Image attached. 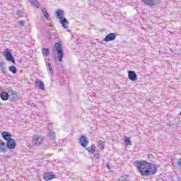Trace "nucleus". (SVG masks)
Listing matches in <instances>:
<instances>
[{"label":"nucleus","instance_id":"1","mask_svg":"<svg viewBox=\"0 0 181 181\" xmlns=\"http://www.w3.org/2000/svg\"><path fill=\"white\" fill-rule=\"evenodd\" d=\"M136 168L140 175L144 177L153 176V175H156V173L158 172V168L156 167V165H152L151 163L146 160L137 162Z\"/></svg>","mask_w":181,"mask_h":181},{"label":"nucleus","instance_id":"2","mask_svg":"<svg viewBox=\"0 0 181 181\" xmlns=\"http://www.w3.org/2000/svg\"><path fill=\"white\" fill-rule=\"evenodd\" d=\"M54 46L57 50V54L58 55V59L60 62H62V60H63V56H64V54L63 53V49L62 48V45H60L59 42H56Z\"/></svg>","mask_w":181,"mask_h":181},{"label":"nucleus","instance_id":"3","mask_svg":"<svg viewBox=\"0 0 181 181\" xmlns=\"http://www.w3.org/2000/svg\"><path fill=\"white\" fill-rule=\"evenodd\" d=\"M43 139H45L42 136L33 135L32 140L33 144L36 146L42 145V144H43Z\"/></svg>","mask_w":181,"mask_h":181},{"label":"nucleus","instance_id":"4","mask_svg":"<svg viewBox=\"0 0 181 181\" xmlns=\"http://www.w3.org/2000/svg\"><path fill=\"white\" fill-rule=\"evenodd\" d=\"M4 56L6 57V59L7 60V62H11V63H15V58H13L12 53H11V52H9V50H8V49L5 50Z\"/></svg>","mask_w":181,"mask_h":181},{"label":"nucleus","instance_id":"5","mask_svg":"<svg viewBox=\"0 0 181 181\" xmlns=\"http://www.w3.org/2000/svg\"><path fill=\"white\" fill-rule=\"evenodd\" d=\"M144 5H147L148 6H155L159 4V1L158 0H141Z\"/></svg>","mask_w":181,"mask_h":181},{"label":"nucleus","instance_id":"6","mask_svg":"<svg viewBox=\"0 0 181 181\" xmlns=\"http://www.w3.org/2000/svg\"><path fill=\"white\" fill-rule=\"evenodd\" d=\"M89 142L90 141H88V139H87L86 136H81L79 139V144L80 145H81V146H83V148H86L87 145H88Z\"/></svg>","mask_w":181,"mask_h":181},{"label":"nucleus","instance_id":"7","mask_svg":"<svg viewBox=\"0 0 181 181\" xmlns=\"http://www.w3.org/2000/svg\"><path fill=\"white\" fill-rule=\"evenodd\" d=\"M115 37H117V33H111L105 36L104 40L105 42H111L112 40H115Z\"/></svg>","mask_w":181,"mask_h":181},{"label":"nucleus","instance_id":"8","mask_svg":"<svg viewBox=\"0 0 181 181\" xmlns=\"http://www.w3.org/2000/svg\"><path fill=\"white\" fill-rule=\"evenodd\" d=\"M6 146L8 149H15L16 148V143L15 142V139H11L7 141Z\"/></svg>","mask_w":181,"mask_h":181},{"label":"nucleus","instance_id":"9","mask_svg":"<svg viewBox=\"0 0 181 181\" xmlns=\"http://www.w3.org/2000/svg\"><path fill=\"white\" fill-rule=\"evenodd\" d=\"M128 77L132 81H136L138 78V75L134 71H129Z\"/></svg>","mask_w":181,"mask_h":181},{"label":"nucleus","instance_id":"10","mask_svg":"<svg viewBox=\"0 0 181 181\" xmlns=\"http://www.w3.org/2000/svg\"><path fill=\"white\" fill-rule=\"evenodd\" d=\"M60 23L62 25V28L64 29H69V20L66 18H62L59 20Z\"/></svg>","mask_w":181,"mask_h":181},{"label":"nucleus","instance_id":"11","mask_svg":"<svg viewBox=\"0 0 181 181\" xmlns=\"http://www.w3.org/2000/svg\"><path fill=\"white\" fill-rule=\"evenodd\" d=\"M56 175H53L52 173H46L44 174V179L45 180H52V179H55Z\"/></svg>","mask_w":181,"mask_h":181},{"label":"nucleus","instance_id":"12","mask_svg":"<svg viewBox=\"0 0 181 181\" xmlns=\"http://www.w3.org/2000/svg\"><path fill=\"white\" fill-rule=\"evenodd\" d=\"M55 15H56L57 18L58 19H59V21L64 18V11L63 10L58 9L55 12Z\"/></svg>","mask_w":181,"mask_h":181},{"label":"nucleus","instance_id":"13","mask_svg":"<svg viewBox=\"0 0 181 181\" xmlns=\"http://www.w3.org/2000/svg\"><path fill=\"white\" fill-rule=\"evenodd\" d=\"M1 136L4 141H9V139H11V138H12V135L8 132H1Z\"/></svg>","mask_w":181,"mask_h":181},{"label":"nucleus","instance_id":"14","mask_svg":"<svg viewBox=\"0 0 181 181\" xmlns=\"http://www.w3.org/2000/svg\"><path fill=\"white\" fill-rule=\"evenodd\" d=\"M0 97L3 101H8L9 100V93L8 92H1Z\"/></svg>","mask_w":181,"mask_h":181},{"label":"nucleus","instance_id":"15","mask_svg":"<svg viewBox=\"0 0 181 181\" xmlns=\"http://www.w3.org/2000/svg\"><path fill=\"white\" fill-rule=\"evenodd\" d=\"M35 84H36L37 87H38V88H40V90H45V83H43V82L42 81L37 80L35 81Z\"/></svg>","mask_w":181,"mask_h":181},{"label":"nucleus","instance_id":"16","mask_svg":"<svg viewBox=\"0 0 181 181\" xmlns=\"http://www.w3.org/2000/svg\"><path fill=\"white\" fill-rule=\"evenodd\" d=\"M89 153H94L95 152V146L92 145L89 147H85Z\"/></svg>","mask_w":181,"mask_h":181},{"label":"nucleus","instance_id":"17","mask_svg":"<svg viewBox=\"0 0 181 181\" xmlns=\"http://www.w3.org/2000/svg\"><path fill=\"white\" fill-rule=\"evenodd\" d=\"M0 152L5 153L6 152V145L4 142L0 143Z\"/></svg>","mask_w":181,"mask_h":181},{"label":"nucleus","instance_id":"18","mask_svg":"<svg viewBox=\"0 0 181 181\" xmlns=\"http://www.w3.org/2000/svg\"><path fill=\"white\" fill-rule=\"evenodd\" d=\"M8 70L9 71H11V73H13V74H16V73H18V70L16 69V66H9Z\"/></svg>","mask_w":181,"mask_h":181},{"label":"nucleus","instance_id":"19","mask_svg":"<svg viewBox=\"0 0 181 181\" xmlns=\"http://www.w3.org/2000/svg\"><path fill=\"white\" fill-rule=\"evenodd\" d=\"M104 146H105V142L103 141H99L98 143V147L99 149H104Z\"/></svg>","mask_w":181,"mask_h":181},{"label":"nucleus","instance_id":"20","mask_svg":"<svg viewBox=\"0 0 181 181\" xmlns=\"http://www.w3.org/2000/svg\"><path fill=\"white\" fill-rule=\"evenodd\" d=\"M47 66H48V69L49 70L50 74H52V76H53V74H54V73L53 72V66H52V64H50V62H47Z\"/></svg>","mask_w":181,"mask_h":181},{"label":"nucleus","instance_id":"21","mask_svg":"<svg viewBox=\"0 0 181 181\" xmlns=\"http://www.w3.org/2000/svg\"><path fill=\"white\" fill-rule=\"evenodd\" d=\"M30 2L31 5H34V6H36L37 8H39V1H37V0H30Z\"/></svg>","mask_w":181,"mask_h":181},{"label":"nucleus","instance_id":"22","mask_svg":"<svg viewBox=\"0 0 181 181\" xmlns=\"http://www.w3.org/2000/svg\"><path fill=\"white\" fill-rule=\"evenodd\" d=\"M42 12L45 18H46L47 19H49V13H47V10H46V8H43L42 9Z\"/></svg>","mask_w":181,"mask_h":181},{"label":"nucleus","instance_id":"23","mask_svg":"<svg viewBox=\"0 0 181 181\" xmlns=\"http://www.w3.org/2000/svg\"><path fill=\"white\" fill-rule=\"evenodd\" d=\"M49 136L50 137V139H54V136H56V134H54V132H53V130H49Z\"/></svg>","mask_w":181,"mask_h":181},{"label":"nucleus","instance_id":"24","mask_svg":"<svg viewBox=\"0 0 181 181\" xmlns=\"http://www.w3.org/2000/svg\"><path fill=\"white\" fill-rule=\"evenodd\" d=\"M42 52L44 56H49V49L47 48H42Z\"/></svg>","mask_w":181,"mask_h":181},{"label":"nucleus","instance_id":"25","mask_svg":"<svg viewBox=\"0 0 181 181\" xmlns=\"http://www.w3.org/2000/svg\"><path fill=\"white\" fill-rule=\"evenodd\" d=\"M0 68L2 70L3 74H6V68L2 64H0Z\"/></svg>","mask_w":181,"mask_h":181},{"label":"nucleus","instance_id":"26","mask_svg":"<svg viewBox=\"0 0 181 181\" xmlns=\"http://www.w3.org/2000/svg\"><path fill=\"white\" fill-rule=\"evenodd\" d=\"M124 143L126 145H131V139L129 137H127L124 140Z\"/></svg>","mask_w":181,"mask_h":181},{"label":"nucleus","instance_id":"27","mask_svg":"<svg viewBox=\"0 0 181 181\" xmlns=\"http://www.w3.org/2000/svg\"><path fill=\"white\" fill-rule=\"evenodd\" d=\"M25 23H26V21H25L23 20L19 21V25L21 26V27L25 26Z\"/></svg>","mask_w":181,"mask_h":181},{"label":"nucleus","instance_id":"28","mask_svg":"<svg viewBox=\"0 0 181 181\" xmlns=\"http://www.w3.org/2000/svg\"><path fill=\"white\" fill-rule=\"evenodd\" d=\"M94 158H95V159H100V154L99 153H95L94 155Z\"/></svg>","mask_w":181,"mask_h":181},{"label":"nucleus","instance_id":"29","mask_svg":"<svg viewBox=\"0 0 181 181\" xmlns=\"http://www.w3.org/2000/svg\"><path fill=\"white\" fill-rule=\"evenodd\" d=\"M49 39H53V40L56 39V35L53 34V35H50Z\"/></svg>","mask_w":181,"mask_h":181},{"label":"nucleus","instance_id":"30","mask_svg":"<svg viewBox=\"0 0 181 181\" xmlns=\"http://www.w3.org/2000/svg\"><path fill=\"white\" fill-rule=\"evenodd\" d=\"M12 100H13V101H16V100H18V97L17 96H13Z\"/></svg>","mask_w":181,"mask_h":181},{"label":"nucleus","instance_id":"31","mask_svg":"<svg viewBox=\"0 0 181 181\" xmlns=\"http://www.w3.org/2000/svg\"><path fill=\"white\" fill-rule=\"evenodd\" d=\"M107 169H110V165H107Z\"/></svg>","mask_w":181,"mask_h":181},{"label":"nucleus","instance_id":"32","mask_svg":"<svg viewBox=\"0 0 181 181\" xmlns=\"http://www.w3.org/2000/svg\"><path fill=\"white\" fill-rule=\"evenodd\" d=\"M180 115H181V112H180Z\"/></svg>","mask_w":181,"mask_h":181}]
</instances>
